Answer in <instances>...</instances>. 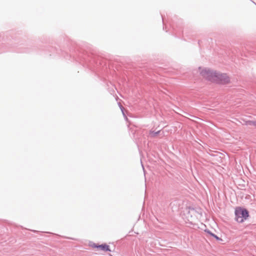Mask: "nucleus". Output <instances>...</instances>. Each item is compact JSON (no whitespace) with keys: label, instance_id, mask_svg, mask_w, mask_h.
<instances>
[{"label":"nucleus","instance_id":"f257e3e1","mask_svg":"<svg viewBox=\"0 0 256 256\" xmlns=\"http://www.w3.org/2000/svg\"><path fill=\"white\" fill-rule=\"evenodd\" d=\"M200 74L204 78L212 82L220 84H228L230 82V78L226 74L204 69L201 71Z\"/></svg>","mask_w":256,"mask_h":256},{"label":"nucleus","instance_id":"f03ea898","mask_svg":"<svg viewBox=\"0 0 256 256\" xmlns=\"http://www.w3.org/2000/svg\"><path fill=\"white\" fill-rule=\"evenodd\" d=\"M236 220L239 223L243 222L248 217V212L246 209L237 208L235 210Z\"/></svg>","mask_w":256,"mask_h":256},{"label":"nucleus","instance_id":"7ed1b4c3","mask_svg":"<svg viewBox=\"0 0 256 256\" xmlns=\"http://www.w3.org/2000/svg\"><path fill=\"white\" fill-rule=\"evenodd\" d=\"M198 213L194 208H190L187 214V218L188 220H192L197 218Z\"/></svg>","mask_w":256,"mask_h":256},{"label":"nucleus","instance_id":"20e7f679","mask_svg":"<svg viewBox=\"0 0 256 256\" xmlns=\"http://www.w3.org/2000/svg\"><path fill=\"white\" fill-rule=\"evenodd\" d=\"M92 247L93 248H98V250L102 252L110 251L109 248V246L106 244H102L100 245H98L96 244H94L92 245Z\"/></svg>","mask_w":256,"mask_h":256}]
</instances>
